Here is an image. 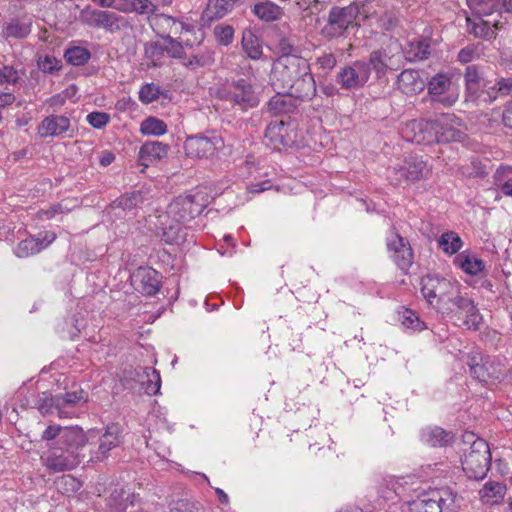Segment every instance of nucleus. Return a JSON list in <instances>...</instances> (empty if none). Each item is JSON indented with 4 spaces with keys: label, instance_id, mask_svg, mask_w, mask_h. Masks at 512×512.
<instances>
[{
    "label": "nucleus",
    "instance_id": "50",
    "mask_svg": "<svg viewBox=\"0 0 512 512\" xmlns=\"http://www.w3.org/2000/svg\"><path fill=\"white\" fill-rule=\"evenodd\" d=\"M469 3L479 16H491L499 7V0H469Z\"/></svg>",
    "mask_w": 512,
    "mask_h": 512
},
{
    "label": "nucleus",
    "instance_id": "53",
    "mask_svg": "<svg viewBox=\"0 0 512 512\" xmlns=\"http://www.w3.org/2000/svg\"><path fill=\"white\" fill-rule=\"evenodd\" d=\"M161 93L160 87L154 83H148L141 87L139 91V99L144 104H149L159 98Z\"/></svg>",
    "mask_w": 512,
    "mask_h": 512
},
{
    "label": "nucleus",
    "instance_id": "4",
    "mask_svg": "<svg viewBox=\"0 0 512 512\" xmlns=\"http://www.w3.org/2000/svg\"><path fill=\"white\" fill-rule=\"evenodd\" d=\"M310 68L308 61L298 55H280L273 63L270 80L275 90L293 87V82Z\"/></svg>",
    "mask_w": 512,
    "mask_h": 512
},
{
    "label": "nucleus",
    "instance_id": "39",
    "mask_svg": "<svg viewBox=\"0 0 512 512\" xmlns=\"http://www.w3.org/2000/svg\"><path fill=\"white\" fill-rule=\"evenodd\" d=\"M242 48L245 54L252 60H259L263 55V48L260 39L250 30L242 34Z\"/></svg>",
    "mask_w": 512,
    "mask_h": 512
},
{
    "label": "nucleus",
    "instance_id": "64",
    "mask_svg": "<svg viewBox=\"0 0 512 512\" xmlns=\"http://www.w3.org/2000/svg\"><path fill=\"white\" fill-rule=\"evenodd\" d=\"M501 191L506 195L512 197V170H509L499 184Z\"/></svg>",
    "mask_w": 512,
    "mask_h": 512
},
{
    "label": "nucleus",
    "instance_id": "28",
    "mask_svg": "<svg viewBox=\"0 0 512 512\" xmlns=\"http://www.w3.org/2000/svg\"><path fill=\"white\" fill-rule=\"evenodd\" d=\"M168 145L159 141H148L144 143L139 151V159L143 166L148 167L149 163L165 157L168 153Z\"/></svg>",
    "mask_w": 512,
    "mask_h": 512
},
{
    "label": "nucleus",
    "instance_id": "29",
    "mask_svg": "<svg viewBox=\"0 0 512 512\" xmlns=\"http://www.w3.org/2000/svg\"><path fill=\"white\" fill-rule=\"evenodd\" d=\"M181 59L182 64L190 70L207 67L214 63L213 52L208 48H199L189 56L183 51Z\"/></svg>",
    "mask_w": 512,
    "mask_h": 512
},
{
    "label": "nucleus",
    "instance_id": "42",
    "mask_svg": "<svg viewBox=\"0 0 512 512\" xmlns=\"http://www.w3.org/2000/svg\"><path fill=\"white\" fill-rule=\"evenodd\" d=\"M127 26V21L124 17L111 11H104L102 18L101 29H104L110 33H115Z\"/></svg>",
    "mask_w": 512,
    "mask_h": 512
},
{
    "label": "nucleus",
    "instance_id": "44",
    "mask_svg": "<svg viewBox=\"0 0 512 512\" xmlns=\"http://www.w3.org/2000/svg\"><path fill=\"white\" fill-rule=\"evenodd\" d=\"M64 57L68 63L74 66H81L89 61L91 53L87 48L73 46L65 51Z\"/></svg>",
    "mask_w": 512,
    "mask_h": 512
},
{
    "label": "nucleus",
    "instance_id": "52",
    "mask_svg": "<svg viewBox=\"0 0 512 512\" xmlns=\"http://www.w3.org/2000/svg\"><path fill=\"white\" fill-rule=\"evenodd\" d=\"M402 324L412 330L421 331L425 328V324L421 321L413 310L405 309L401 316Z\"/></svg>",
    "mask_w": 512,
    "mask_h": 512
},
{
    "label": "nucleus",
    "instance_id": "5",
    "mask_svg": "<svg viewBox=\"0 0 512 512\" xmlns=\"http://www.w3.org/2000/svg\"><path fill=\"white\" fill-rule=\"evenodd\" d=\"M208 204V194L198 188L176 197L168 205L167 215L176 223H186L199 216Z\"/></svg>",
    "mask_w": 512,
    "mask_h": 512
},
{
    "label": "nucleus",
    "instance_id": "3",
    "mask_svg": "<svg viewBox=\"0 0 512 512\" xmlns=\"http://www.w3.org/2000/svg\"><path fill=\"white\" fill-rule=\"evenodd\" d=\"M458 495L450 487L431 488L405 503L404 512H455Z\"/></svg>",
    "mask_w": 512,
    "mask_h": 512
},
{
    "label": "nucleus",
    "instance_id": "47",
    "mask_svg": "<svg viewBox=\"0 0 512 512\" xmlns=\"http://www.w3.org/2000/svg\"><path fill=\"white\" fill-rule=\"evenodd\" d=\"M57 490L66 495L73 494L81 488V482L72 475L64 474L55 480Z\"/></svg>",
    "mask_w": 512,
    "mask_h": 512
},
{
    "label": "nucleus",
    "instance_id": "40",
    "mask_svg": "<svg viewBox=\"0 0 512 512\" xmlns=\"http://www.w3.org/2000/svg\"><path fill=\"white\" fill-rule=\"evenodd\" d=\"M253 12L259 19L266 22L278 20L283 14L281 7L271 1L256 4Z\"/></svg>",
    "mask_w": 512,
    "mask_h": 512
},
{
    "label": "nucleus",
    "instance_id": "2",
    "mask_svg": "<svg viewBox=\"0 0 512 512\" xmlns=\"http://www.w3.org/2000/svg\"><path fill=\"white\" fill-rule=\"evenodd\" d=\"M466 127L455 114H442L434 120H412L402 128L403 137L415 143H450L462 141Z\"/></svg>",
    "mask_w": 512,
    "mask_h": 512
},
{
    "label": "nucleus",
    "instance_id": "9",
    "mask_svg": "<svg viewBox=\"0 0 512 512\" xmlns=\"http://www.w3.org/2000/svg\"><path fill=\"white\" fill-rule=\"evenodd\" d=\"M359 13V6L356 4L331 8L328 21L321 30L322 36L329 40L342 36L349 27L355 24Z\"/></svg>",
    "mask_w": 512,
    "mask_h": 512
},
{
    "label": "nucleus",
    "instance_id": "31",
    "mask_svg": "<svg viewBox=\"0 0 512 512\" xmlns=\"http://www.w3.org/2000/svg\"><path fill=\"white\" fill-rule=\"evenodd\" d=\"M506 485L499 481H488L479 491L480 498L486 504L500 503L506 494Z\"/></svg>",
    "mask_w": 512,
    "mask_h": 512
},
{
    "label": "nucleus",
    "instance_id": "25",
    "mask_svg": "<svg viewBox=\"0 0 512 512\" xmlns=\"http://www.w3.org/2000/svg\"><path fill=\"white\" fill-rule=\"evenodd\" d=\"M152 21L158 33L161 34V38L175 39L185 28L182 22L165 14L156 15Z\"/></svg>",
    "mask_w": 512,
    "mask_h": 512
},
{
    "label": "nucleus",
    "instance_id": "33",
    "mask_svg": "<svg viewBox=\"0 0 512 512\" xmlns=\"http://www.w3.org/2000/svg\"><path fill=\"white\" fill-rule=\"evenodd\" d=\"M82 401H85L84 392L82 390L57 395L58 416L60 418L71 417L72 413L68 410V408L74 407Z\"/></svg>",
    "mask_w": 512,
    "mask_h": 512
},
{
    "label": "nucleus",
    "instance_id": "8",
    "mask_svg": "<svg viewBox=\"0 0 512 512\" xmlns=\"http://www.w3.org/2000/svg\"><path fill=\"white\" fill-rule=\"evenodd\" d=\"M432 173V166L422 156L409 155L392 169L393 180L397 185L411 184L426 180Z\"/></svg>",
    "mask_w": 512,
    "mask_h": 512
},
{
    "label": "nucleus",
    "instance_id": "19",
    "mask_svg": "<svg viewBox=\"0 0 512 512\" xmlns=\"http://www.w3.org/2000/svg\"><path fill=\"white\" fill-rule=\"evenodd\" d=\"M387 247L389 251L394 253L393 260L395 264L404 273H407L414 259L413 250L409 242L398 233H394L391 238L387 239Z\"/></svg>",
    "mask_w": 512,
    "mask_h": 512
},
{
    "label": "nucleus",
    "instance_id": "23",
    "mask_svg": "<svg viewBox=\"0 0 512 512\" xmlns=\"http://www.w3.org/2000/svg\"><path fill=\"white\" fill-rule=\"evenodd\" d=\"M397 86L402 93L408 96L422 92L426 86L420 72L414 69L403 70L397 78Z\"/></svg>",
    "mask_w": 512,
    "mask_h": 512
},
{
    "label": "nucleus",
    "instance_id": "12",
    "mask_svg": "<svg viewBox=\"0 0 512 512\" xmlns=\"http://www.w3.org/2000/svg\"><path fill=\"white\" fill-rule=\"evenodd\" d=\"M48 447V450L40 456V461L51 473L73 470L81 462V459H76L75 456H72L54 442Z\"/></svg>",
    "mask_w": 512,
    "mask_h": 512
},
{
    "label": "nucleus",
    "instance_id": "41",
    "mask_svg": "<svg viewBox=\"0 0 512 512\" xmlns=\"http://www.w3.org/2000/svg\"><path fill=\"white\" fill-rule=\"evenodd\" d=\"M438 244L445 253L452 255L462 248L463 242L456 232L449 231L440 236Z\"/></svg>",
    "mask_w": 512,
    "mask_h": 512
},
{
    "label": "nucleus",
    "instance_id": "14",
    "mask_svg": "<svg viewBox=\"0 0 512 512\" xmlns=\"http://www.w3.org/2000/svg\"><path fill=\"white\" fill-rule=\"evenodd\" d=\"M370 65L362 60H357L347 65L338 72L336 82L343 89L353 90L362 88L369 80Z\"/></svg>",
    "mask_w": 512,
    "mask_h": 512
},
{
    "label": "nucleus",
    "instance_id": "60",
    "mask_svg": "<svg viewBox=\"0 0 512 512\" xmlns=\"http://www.w3.org/2000/svg\"><path fill=\"white\" fill-rule=\"evenodd\" d=\"M19 79L18 72L10 67L4 66L0 69V83L15 84Z\"/></svg>",
    "mask_w": 512,
    "mask_h": 512
},
{
    "label": "nucleus",
    "instance_id": "45",
    "mask_svg": "<svg viewBox=\"0 0 512 512\" xmlns=\"http://www.w3.org/2000/svg\"><path fill=\"white\" fill-rule=\"evenodd\" d=\"M140 132L144 135L160 136L167 132V125L161 119L148 117L141 123Z\"/></svg>",
    "mask_w": 512,
    "mask_h": 512
},
{
    "label": "nucleus",
    "instance_id": "20",
    "mask_svg": "<svg viewBox=\"0 0 512 512\" xmlns=\"http://www.w3.org/2000/svg\"><path fill=\"white\" fill-rule=\"evenodd\" d=\"M131 284L143 295H155L160 288L159 274L156 270L139 267L131 274Z\"/></svg>",
    "mask_w": 512,
    "mask_h": 512
},
{
    "label": "nucleus",
    "instance_id": "62",
    "mask_svg": "<svg viewBox=\"0 0 512 512\" xmlns=\"http://www.w3.org/2000/svg\"><path fill=\"white\" fill-rule=\"evenodd\" d=\"M336 57L332 53H324L316 60V64L323 70H332L336 66Z\"/></svg>",
    "mask_w": 512,
    "mask_h": 512
},
{
    "label": "nucleus",
    "instance_id": "32",
    "mask_svg": "<svg viewBox=\"0 0 512 512\" xmlns=\"http://www.w3.org/2000/svg\"><path fill=\"white\" fill-rule=\"evenodd\" d=\"M287 136L288 128L283 119L271 121L265 130V138L275 147L278 145H287Z\"/></svg>",
    "mask_w": 512,
    "mask_h": 512
},
{
    "label": "nucleus",
    "instance_id": "63",
    "mask_svg": "<svg viewBox=\"0 0 512 512\" xmlns=\"http://www.w3.org/2000/svg\"><path fill=\"white\" fill-rule=\"evenodd\" d=\"M328 0H300L298 5L305 9H310L311 13L323 10L327 5Z\"/></svg>",
    "mask_w": 512,
    "mask_h": 512
},
{
    "label": "nucleus",
    "instance_id": "26",
    "mask_svg": "<svg viewBox=\"0 0 512 512\" xmlns=\"http://www.w3.org/2000/svg\"><path fill=\"white\" fill-rule=\"evenodd\" d=\"M121 443L120 430L117 425L108 426L105 433L100 437L98 451L95 458L97 461H102L108 455V452L119 446Z\"/></svg>",
    "mask_w": 512,
    "mask_h": 512
},
{
    "label": "nucleus",
    "instance_id": "56",
    "mask_svg": "<svg viewBox=\"0 0 512 512\" xmlns=\"http://www.w3.org/2000/svg\"><path fill=\"white\" fill-rule=\"evenodd\" d=\"M39 69L44 73H54L61 69V61L53 56L46 55L38 62Z\"/></svg>",
    "mask_w": 512,
    "mask_h": 512
},
{
    "label": "nucleus",
    "instance_id": "30",
    "mask_svg": "<svg viewBox=\"0 0 512 512\" xmlns=\"http://www.w3.org/2000/svg\"><path fill=\"white\" fill-rule=\"evenodd\" d=\"M454 264L470 275H478L485 269V263L475 254L468 252L459 253L454 258Z\"/></svg>",
    "mask_w": 512,
    "mask_h": 512
},
{
    "label": "nucleus",
    "instance_id": "17",
    "mask_svg": "<svg viewBox=\"0 0 512 512\" xmlns=\"http://www.w3.org/2000/svg\"><path fill=\"white\" fill-rule=\"evenodd\" d=\"M36 130L38 136L42 139L63 138L66 135L71 137L74 132L70 118L57 114L44 117Z\"/></svg>",
    "mask_w": 512,
    "mask_h": 512
},
{
    "label": "nucleus",
    "instance_id": "34",
    "mask_svg": "<svg viewBox=\"0 0 512 512\" xmlns=\"http://www.w3.org/2000/svg\"><path fill=\"white\" fill-rule=\"evenodd\" d=\"M379 498L384 501L394 500L402 489V484L395 476L382 477L376 486Z\"/></svg>",
    "mask_w": 512,
    "mask_h": 512
},
{
    "label": "nucleus",
    "instance_id": "37",
    "mask_svg": "<svg viewBox=\"0 0 512 512\" xmlns=\"http://www.w3.org/2000/svg\"><path fill=\"white\" fill-rule=\"evenodd\" d=\"M294 108L293 98L289 94L277 93L267 104V110L273 116L287 114Z\"/></svg>",
    "mask_w": 512,
    "mask_h": 512
},
{
    "label": "nucleus",
    "instance_id": "22",
    "mask_svg": "<svg viewBox=\"0 0 512 512\" xmlns=\"http://www.w3.org/2000/svg\"><path fill=\"white\" fill-rule=\"evenodd\" d=\"M482 77L479 68L476 65H468L464 72V102L471 105L475 99H479V92L482 88Z\"/></svg>",
    "mask_w": 512,
    "mask_h": 512
},
{
    "label": "nucleus",
    "instance_id": "61",
    "mask_svg": "<svg viewBox=\"0 0 512 512\" xmlns=\"http://www.w3.org/2000/svg\"><path fill=\"white\" fill-rule=\"evenodd\" d=\"M129 4V11L131 8L140 14H146L153 11L154 5L150 0H132Z\"/></svg>",
    "mask_w": 512,
    "mask_h": 512
},
{
    "label": "nucleus",
    "instance_id": "49",
    "mask_svg": "<svg viewBox=\"0 0 512 512\" xmlns=\"http://www.w3.org/2000/svg\"><path fill=\"white\" fill-rule=\"evenodd\" d=\"M104 11L105 10H98L86 7L80 12L79 17L81 22L85 25H88L93 28H100Z\"/></svg>",
    "mask_w": 512,
    "mask_h": 512
},
{
    "label": "nucleus",
    "instance_id": "18",
    "mask_svg": "<svg viewBox=\"0 0 512 512\" xmlns=\"http://www.w3.org/2000/svg\"><path fill=\"white\" fill-rule=\"evenodd\" d=\"M451 77L444 73H438L427 83L428 94L432 101L439 102L446 107L453 106L458 100V93L450 92Z\"/></svg>",
    "mask_w": 512,
    "mask_h": 512
},
{
    "label": "nucleus",
    "instance_id": "36",
    "mask_svg": "<svg viewBox=\"0 0 512 512\" xmlns=\"http://www.w3.org/2000/svg\"><path fill=\"white\" fill-rule=\"evenodd\" d=\"M135 495L123 489L114 490L108 499V508L111 512H125L129 506L134 505Z\"/></svg>",
    "mask_w": 512,
    "mask_h": 512
},
{
    "label": "nucleus",
    "instance_id": "10",
    "mask_svg": "<svg viewBox=\"0 0 512 512\" xmlns=\"http://www.w3.org/2000/svg\"><path fill=\"white\" fill-rule=\"evenodd\" d=\"M467 365L470 374L480 382L499 380L505 375L504 364L496 357H482L479 353L468 355Z\"/></svg>",
    "mask_w": 512,
    "mask_h": 512
},
{
    "label": "nucleus",
    "instance_id": "13",
    "mask_svg": "<svg viewBox=\"0 0 512 512\" xmlns=\"http://www.w3.org/2000/svg\"><path fill=\"white\" fill-rule=\"evenodd\" d=\"M479 99H475L472 106L489 105L498 98L507 97L512 94V72L507 76H500L495 81L486 80L482 83Z\"/></svg>",
    "mask_w": 512,
    "mask_h": 512
},
{
    "label": "nucleus",
    "instance_id": "6",
    "mask_svg": "<svg viewBox=\"0 0 512 512\" xmlns=\"http://www.w3.org/2000/svg\"><path fill=\"white\" fill-rule=\"evenodd\" d=\"M471 442L470 447L464 451L462 468L466 475L475 480L483 479L491 465V453L488 443L474 434L466 435Z\"/></svg>",
    "mask_w": 512,
    "mask_h": 512
},
{
    "label": "nucleus",
    "instance_id": "7",
    "mask_svg": "<svg viewBox=\"0 0 512 512\" xmlns=\"http://www.w3.org/2000/svg\"><path fill=\"white\" fill-rule=\"evenodd\" d=\"M41 439L54 443L64 449L66 452L80 459V451L87 444V436L84 430L79 426L62 427L57 424L49 425L42 433Z\"/></svg>",
    "mask_w": 512,
    "mask_h": 512
},
{
    "label": "nucleus",
    "instance_id": "11",
    "mask_svg": "<svg viewBox=\"0 0 512 512\" xmlns=\"http://www.w3.org/2000/svg\"><path fill=\"white\" fill-rule=\"evenodd\" d=\"M221 99L237 105L242 110H247L258 105L259 99L253 86L245 79H239L219 91Z\"/></svg>",
    "mask_w": 512,
    "mask_h": 512
},
{
    "label": "nucleus",
    "instance_id": "21",
    "mask_svg": "<svg viewBox=\"0 0 512 512\" xmlns=\"http://www.w3.org/2000/svg\"><path fill=\"white\" fill-rule=\"evenodd\" d=\"M285 91L292 98L302 101L311 100L316 95V83L310 68L307 69V73L301 75V78L293 82V87H287Z\"/></svg>",
    "mask_w": 512,
    "mask_h": 512
},
{
    "label": "nucleus",
    "instance_id": "51",
    "mask_svg": "<svg viewBox=\"0 0 512 512\" xmlns=\"http://www.w3.org/2000/svg\"><path fill=\"white\" fill-rule=\"evenodd\" d=\"M6 37L22 39L27 37L31 32L30 24L14 20L5 27Z\"/></svg>",
    "mask_w": 512,
    "mask_h": 512
},
{
    "label": "nucleus",
    "instance_id": "24",
    "mask_svg": "<svg viewBox=\"0 0 512 512\" xmlns=\"http://www.w3.org/2000/svg\"><path fill=\"white\" fill-rule=\"evenodd\" d=\"M396 62H399V59H396L395 54L390 55L386 49H378L371 52L367 64L370 65V71L373 70L377 78L381 79L389 69H394Z\"/></svg>",
    "mask_w": 512,
    "mask_h": 512
},
{
    "label": "nucleus",
    "instance_id": "54",
    "mask_svg": "<svg viewBox=\"0 0 512 512\" xmlns=\"http://www.w3.org/2000/svg\"><path fill=\"white\" fill-rule=\"evenodd\" d=\"M57 410V395L53 396L51 394L42 393V396L38 400V410L43 415L46 416L53 412V410Z\"/></svg>",
    "mask_w": 512,
    "mask_h": 512
},
{
    "label": "nucleus",
    "instance_id": "55",
    "mask_svg": "<svg viewBox=\"0 0 512 512\" xmlns=\"http://www.w3.org/2000/svg\"><path fill=\"white\" fill-rule=\"evenodd\" d=\"M170 512H203L200 503L189 500H178L173 503Z\"/></svg>",
    "mask_w": 512,
    "mask_h": 512
},
{
    "label": "nucleus",
    "instance_id": "58",
    "mask_svg": "<svg viewBox=\"0 0 512 512\" xmlns=\"http://www.w3.org/2000/svg\"><path fill=\"white\" fill-rule=\"evenodd\" d=\"M411 52L414 60H424L430 55V44L423 40L411 44Z\"/></svg>",
    "mask_w": 512,
    "mask_h": 512
},
{
    "label": "nucleus",
    "instance_id": "16",
    "mask_svg": "<svg viewBox=\"0 0 512 512\" xmlns=\"http://www.w3.org/2000/svg\"><path fill=\"white\" fill-rule=\"evenodd\" d=\"M145 58L152 66L162 63L165 56L171 58H182L183 46L175 39L161 38L145 44Z\"/></svg>",
    "mask_w": 512,
    "mask_h": 512
},
{
    "label": "nucleus",
    "instance_id": "43",
    "mask_svg": "<svg viewBox=\"0 0 512 512\" xmlns=\"http://www.w3.org/2000/svg\"><path fill=\"white\" fill-rule=\"evenodd\" d=\"M43 249H45L43 241H40L39 238L29 237L22 240L17 245L16 255L18 257H28L30 255L39 253Z\"/></svg>",
    "mask_w": 512,
    "mask_h": 512
},
{
    "label": "nucleus",
    "instance_id": "1",
    "mask_svg": "<svg viewBox=\"0 0 512 512\" xmlns=\"http://www.w3.org/2000/svg\"><path fill=\"white\" fill-rule=\"evenodd\" d=\"M421 292L427 302L468 329L477 331L482 316L473 300L460 294L457 283L445 278L427 275L421 280Z\"/></svg>",
    "mask_w": 512,
    "mask_h": 512
},
{
    "label": "nucleus",
    "instance_id": "27",
    "mask_svg": "<svg viewBox=\"0 0 512 512\" xmlns=\"http://www.w3.org/2000/svg\"><path fill=\"white\" fill-rule=\"evenodd\" d=\"M469 32L474 34L476 37L491 39L495 37V31L500 30L504 27L505 22L500 20H484L479 18L477 21L472 22L470 18L467 19Z\"/></svg>",
    "mask_w": 512,
    "mask_h": 512
},
{
    "label": "nucleus",
    "instance_id": "35",
    "mask_svg": "<svg viewBox=\"0 0 512 512\" xmlns=\"http://www.w3.org/2000/svg\"><path fill=\"white\" fill-rule=\"evenodd\" d=\"M454 436L441 427L427 428L422 431L421 439L431 446H446L452 442Z\"/></svg>",
    "mask_w": 512,
    "mask_h": 512
},
{
    "label": "nucleus",
    "instance_id": "15",
    "mask_svg": "<svg viewBox=\"0 0 512 512\" xmlns=\"http://www.w3.org/2000/svg\"><path fill=\"white\" fill-rule=\"evenodd\" d=\"M223 147V140L220 136L210 137L203 135L189 136L184 142L186 155L191 158H210Z\"/></svg>",
    "mask_w": 512,
    "mask_h": 512
},
{
    "label": "nucleus",
    "instance_id": "57",
    "mask_svg": "<svg viewBox=\"0 0 512 512\" xmlns=\"http://www.w3.org/2000/svg\"><path fill=\"white\" fill-rule=\"evenodd\" d=\"M214 33L220 44L229 45L233 40L234 29L230 25L216 26Z\"/></svg>",
    "mask_w": 512,
    "mask_h": 512
},
{
    "label": "nucleus",
    "instance_id": "59",
    "mask_svg": "<svg viewBox=\"0 0 512 512\" xmlns=\"http://www.w3.org/2000/svg\"><path fill=\"white\" fill-rule=\"evenodd\" d=\"M109 115L105 112H92L87 115L88 123L94 128H102L109 122Z\"/></svg>",
    "mask_w": 512,
    "mask_h": 512
},
{
    "label": "nucleus",
    "instance_id": "48",
    "mask_svg": "<svg viewBox=\"0 0 512 512\" xmlns=\"http://www.w3.org/2000/svg\"><path fill=\"white\" fill-rule=\"evenodd\" d=\"M144 373L147 377V381L144 382L145 392L148 395H156L161 387L160 373L151 367H146Z\"/></svg>",
    "mask_w": 512,
    "mask_h": 512
},
{
    "label": "nucleus",
    "instance_id": "46",
    "mask_svg": "<svg viewBox=\"0 0 512 512\" xmlns=\"http://www.w3.org/2000/svg\"><path fill=\"white\" fill-rule=\"evenodd\" d=\"M140 201L141 195L139 192L126 193L114 200L111 203L110 208L111 210L121 209L123 211H131L139 204Z\"/></svg>",
    "mask_w": 512,
    "mask_h": 512
},
{
    "label": "nucleus",
    "instance_id": "38",
    "mask_svg": "<svg viewBox=\"0 0 512 512\" xmlns=\"http://www.w3.org/2000/svg\"><path fill=\"white\" fill-rule=\"evenodd\" d=\"M233 6V0H209L203 17L208 21L220 19L230 12Z\"/></svg>",
    "mask_w": 512,
    "mask_h": 512
}]
</instances>
